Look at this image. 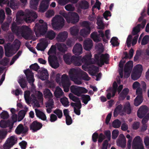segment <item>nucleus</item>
<instances>
[{"label":"nucleus","instance_id":"nucleus-62","mask_svg":"<svg viewBox=\"0 0 149 149\" xmlns=\"http://www.w3.org/2000/svg\"><path fill=\"white\" fill-rule=\"evenodd\" d=\"M98 134L97 133L95 132L94 133L92 136V139L93 141L95 142L97 141V139L98 137Z\"/></svg>","mask_w":149,"mask_h":149},{"label":"nucleus","instance_id":"nucleus-15","mask_svg":"<svg viewBox=\"0 0 149 149\" xmlns=\"http://www.w3.org/2000/svg\"><path fill=\"white\" fill-rule=\"evenodd\" d=\"M29 130V128L27 126H24L22 124H19L15 130V133L17 134H25Z\"/></svg>","mask_w":149,"mask_h":149},{"label":"nucleus","instance_id":"nucleus-38","mask_svg":"<svg viewBox=\"0 0 149 149\" xmlns=\"http://www.w3.org/2000/svg\"><path fill=\"white\" fill-rule=\"evenodd\" d=\"M141 24H138L135 27H134L132 32L133 36L138 35L137 34L140 31Z\"/></svg>","mask_w":149,"mask_h":149},{"label":"nucleus","instance_id":"nucleus-21","mask_svg":"<svg viewBox=\"0 0 149 149\" xmlns=\"http://www.w3.org/2000/svg\"><path fill=\"white\" fill-rule=\"evenodd\" d=\"M83 48L81 44L76 43L74 46L72 51L73 53L76 55H79L82 53Z\"/></svg>","mask_w":149,"mask_h":149},{"label":"nucleus","instance_id":"nucleus-56","mask_svg":"<svg viewBox=\"0 0 149 149\" xmlns=\"http://www.w3.org/2000/svg\"><path fill=\"white\" fill-rule=\"evenodd\" d=\"M97 24L99 26V29H103L104 26L102 21L101 20L97 19Z\"/></svg>","mask_w":149,"mask_h":149},{"label":"nucleus","instance_id":"nucleus-7","mask_svg":"<svg viewBox=\"0 0 149 149\" xmlns=\"http://www.w3.org/2000/svg\"><path fill=\"white\" fill-rule=\"evenodd\" d=\"M5 55L8 57H10L16 53L17 51L13 45L10 43L6 44L4 45Z\"/></svg>","mask_w":149,"mask_h":149},{"label":"nucleus","instance_id":"nucleus-12","mask_svg":"<svg viewBox=\"0 0 149 149\" xmlns=\"http://www.w3.org/2000/svg\"><path fill=\"white\" fill-rule=\"evenodd\" d=\"M66 20L68 23L75 24L79 21V16L77 13L73 12L71 13L70 16L67 18Z\"/></svg>","mask_w":149,"mask_h":149},{"label":"nucleus","instance_id":"nucleus-36","mask_svg":"<svg viewBox=\"0 0 149 149\" xmlns=\"http://www.w3.org/2000/svg\"><path fill=\"white\" fill-rule=\"evenodd\" d=\"M91 31V29H83L81 30L80 32V35L83 37H86L90 33Z\"/></svg>","mask_w":149,"mask_h":149},{"label":"nucleus","instance_id":"nucleus-26","mask_svg":"<svg viewBox=\"0 0 149 149\" xmlns=\"http://www.w3.org/2000/svg\"><path fill=\"white\" fill-rule=\"evenodd\" d=\"M93 45V41L91 39L85 40L84 42L83 47L84 49L86 50H90Z\"/></svg>","mask_w":149,"mask_h":149},{"label":"nucleus","instance_id":"nucleus-33","mask_svg":"<svg viewBox=\"0 0 149 149\" xmlns=\"http://www.w3.org/2000/svg\"><path fill=\"white\" fill-rule=\"evenodd\" d=\"M45 37L50 40L53 39L56 36L55 33L52 30L47 31Z\"/></svg>","mask_w":149,"mask_h":149},{"label":"nucleus","instance_id":"nucleus-11","mask_svg":"<svg viewBox=\"0 0 149 149\" xmlns=\"http://www.w3.org/2000/svg\"><path fill=\"white\" fill-rule=\"evenodd\" d=\"M132 148L133 149H144V146L140 136H136L134 139L132 144Z\"/></svg>","mask_w":149,"mask_h":149},{"label":"nucleus","instance_id":"nucleus-9","mask_svg":"<svg viewBox=\"0 0 149 149\" xmlns=\"http://www.w3.org/2000/svg\"><path fill=\"white\" fill-rule=\"evenodd\" d=\"M70 91L78 96H81L82 93H85L88 92V90L84 87L74 85L71 86Z\"/></svg>","mask_w":149,"mask_h":149},{"label":"nucleus","instance_id":"nucleus-31","mask_svg":"<svg viewBox=\"0 0 149 149\" xmlns=\"http://www.w3.org/2000/svg\"><path fill=\"white\" fill-rule=\"evenodd\" d=\"M91 37L94 41L96 42H100L101 40L100 35L98 34L96 32H94L92 33L91 35Z\"/></svg>","mask_w":149,"mask_h":149},{"label":"nucleus","instance_id":"nucleus-46","mask_svg":"<svg viewBox=\"0 0 149 149\" xmlns=\"http://www.w3.org/2000/svg\"><path fill=\"white\" fill-rule=\"evenodd\" d=\"M118 38L116 37H113L111 38L110 42L113 46H118L119 45V43L118 42Z\"/></svg>","mask_w":149,"mask_h":149},{"label":"nucleus","instance_id":"nucleus-27","mask_svg":"<svg viewBox=\"0 0 149 149\" xmlns=\"http://www.w3.org/2000/svg\"><path fill=\"white\" fill-rule=\"evenodd\" d=\"M49 74L47 70L44 68L42 69L40 72L39 78L42 80H45L49 78Z\"/></svg>","mask_w":149,"mask_h":149},{"label":"nucleus","instance_id":"nucleus-34","mask_svg":"<svg viewBox=\"0 0 149 149\" xmlns=\"http://www.w3.org/2000/svg\"><path fill=\"white\" fill-rule=\"evenodd\" d=\"M79 0H58V3L61 6H64L69 2L74 4L77 2Z\"/></svg>","mask_w":149,"mask_h":149},{"label":"nucleus","instance_id":"nucleus-52","mask_svg":"<svg viewBox=\"0 0 149 149\" xmlns=\"http://www.w3.org/2000/svg\"><path fill=\"white\" fill-rule=\"evenodd\" d=\"M1 118L3 119H7L9 117L8 113L6 111H3L0 114Z\"/></svg>","mask_w":149,"mask_h":149},{"label":"nucleus","instance_id":"nucleus-64","mask_svg":"<svg viewBox=\"0 0 149 149\" xmlns=\"http://www.w3.org/2000/svg\"><path fill=\"white\" fill-rule=\"evenodd\" d=\"M144 143L146 147L149 148V138L146 137L144 139Z\"/></svg>","mask_w":149,"mask_h":149},{"label":"nucleus","instance_id":"nucleus-35","mask_svg":"<svg viewBox=\"0 0 149 149\" xmlns=\"http://www.w3.org/2000/svg\"><path fill=\"white\" fill-rule=\"evenodd\" d=\"M70 31L71 34L74 36H77L79 32V29L78 27L76 26H73L70 28Z\"/></svg>","mask_w":149,"mask_h":149},{"label":"nucleus","instance_id":"nucleus-55","mask_svg":"<svg viewBox=\"0 0 149 149\" xmlns=\"http://www.w3.org/2000/svg\"><path fill=\"white\" fill-rule=\"evenodd\" d=\"M54 113L56 114L58 116V117L61 118L62 116L63 113L61 110L59 109H56L53 111Z\"/></svg>","mask_w":149,"mask_h":149},{"label":"nucleus","instance_id":"nucleus-29","mask_svg":"<svg viewBox=\"0 0 149 149\" xmlns=\"http://www.w3.org/2000/svg\"><path fill=\"white\" fill-rule=\"evenodd\" d=\"M54 94L56 97L60 98L64 95V93L61 88L59 86H57L56 87Z\"/></svg>","mask_w":149,"mask_h":149},{"label":"nucleus","instance_id":"nucleus-4","mask_svg":"<svg viewBox=\"0 0 149 149\" xmlns=\"http://www.w3.org/2000/svg\"><path fill=\"white\" fill-rule=\"evenodd\" d=\"M17 14L20 16H23L25 15L26 17L25 21L27 23H31L34 22L38 17L36 12L28 9L26 10L25 13L21 10L17 12Z\"/></svg>","mask_w":149,"mask_h":149},{"label":"nucleus","instance_id":"nucleus-17","mask_svg":"<svg viewBox=\"0 0 149 149\" xmlns=\"http://www.w3.org/2000/svg\"><path fill=\"white\" fill-rule=\"evenodd\" d=\"M148 110V108L147 106H141L138 111L137 113L138 116L140 118H142L147 113Z\"/></svg>","mask_w":149,"mask_h":149},{"label":"nucleus","instance_id":"nucleus-5","mask_svg":"<svg viewBox=\"0 0 149 149\" xmlns=\"http://www.w3.org/2000/svg\"><path fill=\"white\" fill-rule=\"evenodd\" d=\"M95 61L97 65L100 67H101L104 65L109 64V56L107 53L104 54H95Z\"/></svg>","mask_w":149,"mask_h":149},{"label":"nucleus","instance_id":"nucleus-59","mask_svg":"<svg viewBox=\"0 0 149 149\" xmlns=\"http://www.w3.org/2000/svg\"><path fill=\"white\" fill-rule=\"evenodd\" d=\"M82 26L85 27L86 29H91L90 26V22L87 21H84L82 22Z\"/></svg>","mask_w":149,"mask_h":149},{"label":"nucleus","instance_id":"nucleus-13","mask_svg":"<svg viewBox=\"0 0 149 149\" xmlns=\"http://www.w3.org/2000/svg\"><path fill=\"white\" fill-rule=\"evenodd\" d=\"M42 127V125L41 123L37 120L33 121L30 125V129L32 132H35L40 129Z\"/></svg>","mask_w":149,"mask_h":149},{"label":"nucleus","instance_id":"nucleus-3","mask_svg":"<svg viewBox=\"0 0 149 149\" xmlns=\"http://www.w3.org/2000/svg\"><path fill=\"white\" fill-rule=\"evenodd\" d=\"M34 30L36 37L40 36L45 35L48 29L47 23L44 22L42 19H40L39 23L36 24L34 28Z\"/></svg>","mask_w":149,"mask_h":149},{"label":"nucleus","instance_id":"nucleus-41","mask_svg":"<svg viewBox=\"0 0 149 149\" xmlns=\"http://www.w3.org/2000/svg\"><path fill=\"white\" fill-rule=\"evenodd\" d=\"M123 110L128 114H130L131 113V109L129 102H128L126 103L124 106Z\"/></svg>","mask_w":149,"mask_h":149},{"label":"nucleus","instance_id":"nucleus-54","mask_svg":"<svg viewBox=\"0 0 149 149\" xmlns=\"http://www.w3.org/2000/svg\"><path fill=\"white\" fill-rule=\"evenodd\" d=\"M10 23L5 22L2 24L1 28L3 31H6L8 29L9 24Z\"/></svg>","mask_w":149,"mask_h":149},{"label":"nucleus","instance_id":"nucleus-43","mask_svg":"<svg viewBox=\"0 0 149 149\" xmlns=\"http://www.w3.org/2000/svg\"><path fill=\"white\" fill-rule=\"evenodd\" d=\"M143 97L140 96H137L134 100V104L135 106L139 105L143 102Z\"/></svg>","mask_w":149,"mask_h":149},{"label":"nucleus","instance_id":"nucleus-44","mask_svg":"<svg viewBox=\"0 0 149 149\" xmlns=\"http://www.w3.org/2000/svg\"><path fill=\"white\" fill-rule=\"evenodd\" d=\"M121 124V122L119 120L117 119L113 122L112 126L114 128H118L120 127Z\"/></svg>","mask_w":149,"mask_h":149},{"label":"nucleus","instance_id":"nucleus-24","mask_svg":"<svg viewBox=\"0 0 149 149\" xmlns=\"http://www.w3.org/2000/svg\"><path fill=\"white\" fill-rule=\"evenodd\" d=\"M117 145L122 148H124L126 146V138L123 134H120L119 138L117 141Z\"/></svg>","mask_w":149,"mask_h":149},{"label":"nucleus","instance_id":"nucleus-51","mask_svg":"<svg viewBox=\"0 0 149 149\" xmlns=\"http://www.w3.org/2000/svg\"><path fill=\"white\" fill-rule=\"evenodd\" d=\"M149 41V36L146 35L143 38L141 42L142 45H145L147 44Z\"/></svg>","mask_w":149,"mask_h":149},{"label":"nucleus","instance_id":"nucleus-30","mask_svg":"<svg viewBox=\"0 0 149 149\" xmlns=\"http://www.w3.org/2000/svg\"><path fill=\"white\" fill-rule=\"evenodd\" d=\"M57 47L59 51L63 53H65L68 49L66 45L63 43L58 44L57 45Z\"/></svg>","mask_w":149,"mask_h":149},{"label":"nucleus","instance_id":"nucleus-10","mask_svg":"<svg viewBox=\"0 0 149 149\" xmlns=\"http://www.w3.org/2000/svg\"><path fill=\"white\" fill-rule=\"evenodd\" d=\"M61 82L64 92H68L71 83L68 76L66 74H64L62 75Z\"/></svg>","mask_w":149,"mask_h":149},{"label":"nucleus","instance_id":"nucleus-49","mask_svg":"<svg viewBox=\"0 0 149 149\" xmlns=\"http://www.w3.org/2000/svg\"><path fill=\"white\" fill-rule=\"evenodd\" d=\"M21 45L19 41L17 40H15L13 43V46L15 47V50L17 51L19 49Z\"/></svg>","mask_w":149,"mask_h":149},{"label":"nucleus","instance_id":"nucleus-28","mask_svg":"<svg viewBox=\"0 0 149 149\" xmlns=\"http://www.w3.org/2000/svg\"><path fill=\"white\" fill-rule=\"evenodd\" d=\"M35 111L37 117L42 120H46L47 117L45 114L42 111L37 109H35Z\"/></svg>","mask_w":149,"mask_h":149},{"label":"nucleus","instance_id":"nucleus-8","mask_svg":"<svg viewBox=\"0 0 149 149\" xmlns=\"http://www.w3.org/2000/svg\"><path fill=\"white\" fill-rule=\"evenodd\" d=\"M143 71V67L141 65H137L135 66L133 69V73L131 74L132 79L136 80L141 77Z\"/></svg>","mask_w":149,"mask_h":149},{"label":"nucleus","instance_id":"nucleus-23","mask_svg":"<svg viewBox=\"0 0 149 149\" xmlns=\"http://www.w3.org/2000/svg\"><path fill=\"white\" fill-rule=\"evenodd\" d=\"M68 33L66 31H63L59 33L56 38L57 41L61 42H64L67 38Z\"/></svg>","mask_w":149,"mask_h":149},{"label":"nucleus","instance_id":"nucleus-58","mask_svg":"<svg viewBox=\"0 0 149 149\" xmlns=\"http://www.w3.org/2000/svg\"><path fill=\"white\" fill-rule=\"evenodd\" d=\"M119 133L118 131L117 130H115L112 133V139H116L118 136Z\"/></svg>","mask_w":149,"mask_h":149},{"label":"nucleus","instance_id":"nucleus-19","mask_svg":"<svg viewBox=\"0 0 149 149\" xmlns=\"http://www.w3.org/2000/svg\"><path fill=\"white\" fill-rule=\"evenodd\" d=\"M81 71V70L79 71L74 68L71 69L69 71V74L72 80L74 79L75 78H79Z\"/></svg>","mask_w":149,"mask_h":149},{"label":"nucleus","instance_id":"nucleus-50","mask_svg":"<svg viewBox=\"0 0 149 149\" xmlns=\"http://www.w3.org/2000/svg\"><path fill=\"white\" fill-rule=\"evenodd\" d=\"M17 141V138L14 136H11L6 141L14 145L15 143V141Z\"/></svg>","mask_w":149,"mask_h":149},{"label":"nucleus","instance_id":"nucleus-61","mask_svg":"<svg viewBox=\"0 0 149 149\" xmlns=\"http://www.w3.org/2000/svg\"><path fill=\"white\" fill-rule=\"evenodd\" d=\"M132 38V36L131 35L128 36L126 40V44L127 47H129L131 46V40Z\"/></svg>","mask_w":149,"mask_h":149},{"label":"nucleus","instance_id":"nucleus-63","mask_svg":"<svg viewBox=\"0 0 149 149\" xmlns=\"http://www.w3.org/2000/svg\"><path fill=\"white\" fill-rule=\"evenodd\" d=\"M10 7L12 9H15L17 7V4L14 0L10 1Z\"/></svg>","mask_w":149,"mask_h":149},{"label":"nucleus","instance_id":"nucleus-37","mask_svg":"<svg viewBox=\"0 0 149 149\" xmlns=\"http://www.w3.org/2000/svg\"><path fill=\"white\" fill-rule=\"evenodd\" d=\"M39 0H31L30 2V8L36 10Z\"/></svg>","mask_w":149,"mask_h":149},{"label":"nucleus","instance_id":"nucleus-48","mask_svg":"<svg viewBox=\"0 0 149 149\" xmlns=\"http://www.w3.org/2000/svg\"><path fill=\"white\" fill-rule=\"evenodd\" d=\"M69 98L73 102H77L79 101H80L79 98L74 96L72 93H70L69 94Z\"/></svg>","mask_w":149,"mask_h":149},{"label":"nucleus","instance_id":"nucleus-20","mask_svg":"<svg viewBox=\"0 0 149 149\" xmlns=\"http://www.w3.org/2000/svg\"><path fill=\"white\" fill-rule=\"evenodd\" d=\"M56 58V56H49L48 57V61L50 65L53 68L56 69L59 66V64L58 61L54 60V58Z\"/></svg>","mask_w":149,"mask_h":149},{"label":"nucleus","instance_id":"nucleus-42","mask_svg":"<svg viewBox=\"0 0 149 149\" xmlns=\"http://www.w3.org/2000/svg\"><path fill=\"white\" fill-rule=\"evenodd\" d=\"M81 96L82 102L85 104H87L91 100L90 96L88 95H83Z\"/></svg>","mask_w":149,"mask_h":149},{"label":"nucleus","instance_id":"nucleus-1","mask_svg":"<svg viewBox=\"0 0 149 149\" xmlns=\"http://www.w3.org/2000/svg\"><path fill=\"white\" fill-rule=\"evenodd\" d=\"M92 55L91 53L86 54L83 57L81 56H71L70 53L65 54L63 56V60L67 64L70 65L73 63L77 66H81L82 63L88 65L93 64L91 61Z\"/></svg>","mask_w":149,"mask_h":149},{"label":"nucleus","instance_id":"nucleus-57","mask_svg":"<svg viewBox=\"0 0 149 149\" xmlns=\"http://www.w3.org/2000/svg\"><path fill=\"white\" fill-rule=\"evenodd\" d=\"M29 68L35 71H37L40 69V67L37 63L31 65L30 66Z\"/></svg>","mask_w":149,"mask_h":149},{"label":"nucleus","instance_id":"nucleus-45","mask_svg":"<svg viewBox=\"0 0 149 149\" xmlns=\"http://www.w3.org/2000/svg\"><path fill=\"white\" fill-rule=\"evenodd\" d=\"M81 75L83 80L86 81L89 80L91 78L89 77L88 74L85 72L83 71H81Z\"/></svg>","mask_w":149,"mask_h":149},{"label":"nucleus","instance_id":"nucleus-22","mask_svg":"<svg viewBox=\"0 0 149 149\" xmlns=\"http://www.w3.org/2000/svg\"><path fill=\"white\" fill-rule=\"evenodd\" d=\"M13 125L14 123H12L9 120H1L0 122V126L3 128L9 127L10 129H11L13 127Z\"/></svg>","mask_w":149,"mask_h":149},{"label":"nucleus","instance_id":"nucleus-40","mask_svg":"<svg viewBox=\"0 0 149 149\" xmlns=\"http://www.w3.org/2000/svg\"><path fill=\"white\" fill-rule=\"evenodd\" d=\"M22 54V51H19L12 58L11 60L10 63V65H13L15 61Z\"/></svg>","mask_w":149,"mask_h":149},{"label":"nucleus","instance_id":"nucleus-32","mask_svg":"<svg viewBox=\"0 0 149 149\" xmlns=\"http://www.w3.org/2000/svg\"><path fill=\"white\" fill-rule=\"evenodd\" d=\"M129 92V89L127 88H124L120 94L119 98L120 100H123L125 98Z\"/></svg>","mask_w":149,"mask_h":149},{"label":"nucleus","instance_id":"nucleus-18","mask_svg":"<svg viewBox=\"0 0 149 149\" xmlns=\"http://www.w3.org/2000/svg\"><path fill=\"white\" fill-rule=\"evenodd\" d=\"M50 0H43L41 3L39 8V11L42 13L45 12L48 9Z\"/></svg>","mask_w":149,"mask_h":149},{"label":"nucleus","instance_id":"nucleus-60","mask_svg":"<svg viewBox=\"0 0 149 149\" xmlns=\"http://www.w3.org/2000/svg\"><path fill=\"white\" fill-rule=\"evenodd\" d=\"M19 145L22 149H26L27 143L25 141H22L19 143Z\"/></svg>","mask_w":149,"mask_h":149},{"label":"nucleus","instance_id":"nucleus-25","mask_svg":"<svg viewBox=\"0 0 149 149\" xmlns=\"http://www.w3.org/2000/svg\"><path fill=\"white\" fill-rule=\"evenodd\" d=\"M78 7L83 10L88 9L89 7V4L86 0H82L78 3Z\"/></svg>","mask_w":149,"mask_h":149},{"label":"nucleus","instance_id":"nucleus-14","mask_svg":"<svg viewBox=\"0 0 149 149\" xmlns=\"http://www.w3.org/2000/svg\"><path fill=\"white\" fill-rule=\"evenodd\" d=\"M24 72L25 73L29 83L30 84H33L34 81V79L33 73L32 71L29 69L24 70Z\"/></svg>","mask_w":149,"mask_h":149},{"label":"nucleus","instance_id":"nucleus-2","mask_svg":"<svg viewBox=\"0 0 149 149\" xmlns=\"http://www.w3.org/2000/svg\"><path fill=\"white\" fill-rule=\"evenodd\" d=\"M11 29L13 33L17 35L21 34L24 38L28 37L30 35L31 29L26 26L20 27L17 26L15 23L13 22L12 24Z\"/></svg>","mask_w":149,"mask_h":149},{"label":"nucleus","instance_id":"nucleus-16","mask_svg":"<svg viewBox=\"0 0 149 149\" xmlns=\"http://www.w3.org/2000/svg\"><path fill=\"white\" fill-rule=\"evenodd\" d=\"M133 67V62L132 61H129L125 64L124 68V71L125 73L124 77L125 78H127L129 77L130 74H128L127 76L126 73L131 71Z\"/></svg>","mask_w":149,"mask_h":149},{"label":"nucleus","instance_id":"nucleus-39","mask_svg":"<svg viewBox=\"0 0 149 149\" xmlns=\"http://www.w3.org/2000/svg\"><path fill=\"white\" fill-rule=\"evenodd\" d=\"M43 94L45 98H51L52 97L53 95L50 91L48 88L44 90Z\"/></svg>","mask_w":149,"mask_h":149},{"label":"nucleus","instance_id":"nucleus-53","mask_svg":"<svg viewBox=\"0 0 149 149\" xmlns=\"http://www.w3.org/2000/svg\"><path fill=\"white\" fill-rule=\"evenodd\" d=\"M5 14L4 10L1 9L0 10V23H2L5 18Z\"/></svg>","mask_w":149,"mask_h":149},{"label":"nucleus","instance_id":"nucleus-47","mask_svg":"<svg viewBox=\"0 0 149 149\" xmlns=\"http://www.w3.org/2000/svg\"><path fill=\"white\" fill-rule=\"evenodd\" d=\"M60 102L64 107H67L69 106V102L68 99L65 97L61 98Z\"/></svg>","mask_w":149,"mask_h":149},{"label":"nucleus","instance_id":"nucleus-6","mask_svg":"<svg viewBox=\"0 0 149 149\" xmlns=\"http://www.w3.org/2000/svg\"><path fill=\"white\" fill-rule=\"evenodd\" d=\"M52 25L54 30L61 29L65 24V20L61 16L58 15L53 18Z\"/></svg>","mask_w":149,"mask_h":149}]
</instances>
